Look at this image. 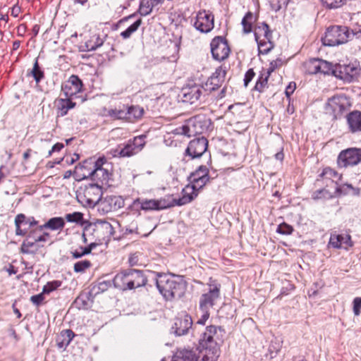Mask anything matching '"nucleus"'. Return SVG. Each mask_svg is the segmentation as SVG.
Masks as SVG:
<instances>
[{"label":"nucleus","mask_w":361,"mask_h":361,"mask_svg":"<svg viewBox=\"0 0 361 361\" xmlns=\"http://www.w3.org/2000/svg\"><path fill=\"white\" fill-rule=\"evenodd\" d=\"M85 171L80 175L81 179L90 178L94 181V183L100 186L110 185L109 180L112 176L111 166L107 159L103 157L93 161L92 159H86L75 166L76 173L79 171Z\"/></svg>","instance_id":"1"},{"label":"nucleus","mask_w":361,"mask_h":361,"mask_svg":"<svg viewBox=\"0 0 361 361\" xmlns=\"http://www.w3.org/2000/svg\"><path fill=\"white\" fill-rule=\"evenodd\" d=\"M155 274L156 287L166 300L179 299L184 295L186 283L183 276L161 272H156Z\"/></svg>","instance_id":"2"},{"label":"nucleus","mask_w":361,"mask_h":361,"mask_svg":"<svg viewBox=\"0 0 361 361\" xmlns=\"http://www.w3.org/2000/svg\"><path fill=\"white\" fill-rule=\"evenodd\" d=\"M147 278L142 270L128 269L118 273L112 283L116 288L121 290H133L145 286Z\"/></svg>","instance_id":"3"},{"label":"nucleus","mask_w":361,"mask_h":361,"mask_svg":"<svg viewBox=\"0 0 361 361\" xmlns=\"http://www.w3.org/2000/svg\"><path fill=\"white\" fill-rule=\"evenodd\" d=\"M208 291L203 293L199 300V310L201 312V316L197 322V324L205 325L206 322L210 316L209 310L215 305L217 300L220 298L221 284L216 279L212 277L209 279L207 283Z\"/></svg>","instance_id":"4"},{"label":"nucleus","mask_w":361,"mask_h":361,"mask_svg":"<svg viewBox=\"0 0 361 361\" xmlns=\"http://www.w3.org/2000/svg\"><path fill=\"white\" fill-rule=\"evenodd\" d=\"M225 331L221 326L210 325L206 327L199 340V348L204 350L219 352L224 342Z\"/></svg>","instance_id":"5"},{"label":"nucleus","mask_w":361,"mask_h":361,"mask_svg":"<svg viewBox=\"0 0 361 361\" xmlns=\"http://www.w3.org/2000/svg\"><path fill=\"white\" fill-rule=\"evenodd\" d=\"M211 125V120L204 115H196L188 119L184 125L175 130L176 134L190 137L204 133L208 130Z\"/></svg>","instance_id":"6"},{"label":"nucleus","mask_w":361,"mask_h":361,"mask_svg":"<svg viewBox=\"0 0 361 361\" xmlns=\"http://www.w3.org/2000/svg\"><path fill=\"white\" fill-rule=\"evenodd\" d=\"M350 39L348 27L333 25L326 29L322 43L324 46L334 47L346 43Z\"/></svg>","instance_id":"7"},{"label":"nucleus","mask_w":361,"mask_h":361,"mask_svg":"<svg viewBox=\"0 0 361 361\" xmlns=\"http://www.w3.org/2000/svg\"><path fill=\"white\" fill-rule=\"evenodd\" d=\"M336 78L345 82H352L357 79L360 74V68L356 62L348 64L336 63L334 70Z\"/></svg>","instance_id":"8"},{"label":"nucleus","mask_w":361,"mask_h":361,"mask_svg":"<svg viewBox=\"0 0 361 361\" xmlns=\"http://www.w3.org/2000/svg\"><path fill=\"white\" fill-rule=\"evenodd\" d=\"M206 92L204 87L197 84L193 80H189L181 89L180 94L182 101L185 103L192 104L199 101L203 93Z\"/></svg>","instance_id":"9"},{"label":"nucleus","mask_w":361,"mask_h":361,"mask_svg":"<svg viewBox=\"0 0 361 361\" xmlns=\"http://www.w3.org/2000/svg\"><path fill=\"white\" fill-rule=\"evenodd\" d=\"M192 25L200 32L209 33L214 27V16L210 11L200 10L196 13Z\"/></svg>","instance_id":"10"},{"label":"nucleus","mask_w":361,"mask_h":361,"mask_svg":"<svg viewBox=\"0 0 361 361\" xmlns=\"http://www.w3.org/2000/svg\"><path fill=\"white\" fill-rule=\"evenodd\" d=\"M328 106L332 111L334 119H339L350 107L348 98L345 94H337L329 99Z\"/></svg>","instance_id":"11"},{"label":"nucleus","mask_w":361,"mask_h":361,"mask_svg":"<svg viewBox=\"0 0 361 361\" xmlns=\"http://www.w3.org/2000/svg\"><path fill=\"white\" fill-rule=\"evenodd\" d=\"M361 162V148L352 147L341 151L337 159L338 166L346 168L355 166Z\"/></svg>","instance_id":"12"},{"label":"nucleus","mask_w":361,"mask_h":361,"mask_svg":"<svg viewBox=\"0 0 361 361\" xmlns=\"http://www.w3.org/2000/svg\"><path fill=\"white\" fill-rule=\"evenodd\" d=\"M210 47L212 55L215 60L221 61L228 57L231 50L224 37L216 36L213 38Z\"/></svg>","instance_id":"13"},{"label":"nucleus","mask_w":361,"mask_h":361,"mask_svg":"<svg viewBox=\"0 0 361 361\" xmlns=\"http://www.w3.org/2000/svg\"><path fill=\"white\" fill-rule=\"evenodd\" d=\"M208 140L203 136L195 137L190 140L185 150V157L191 159L199 158L207 153Z\"/></svg>","instance_id":"14"},{"label":"nucleus","mask_w":361,"mask_h":361,"mask_svg":"<svg viewBox=\"0 0 361 361\" xmlns=\"http://www.w3.org/2000/svg\"><path fill=\"white\" fill-rule=\"evenodd\" d=\"M209 169L207 166L200 165L188 178L191 184V190H200L209 182Z\"/></svg>","instance_id":"15"},{"label":"nucleus","mask_w":361,"mask_h":361,"mask_svg":"<svg viewBox=\"0 0 361 361\" xmlns=\"http://www.w3.org/2000/svg\"><path fill=\"white\" fill-rule=\"evenodd\" d=\"M192 326V317L186 312H182L174 319L171 332L176 336H184L188 334Z\"/></svg>","instance_id":"16"},{"label":"nucleus","mask_w":361,"mask_h":361,"mask_svg":"<svg viewBox=\"0 0 361 361\" xmlns=\"http://www.w3.org/2000/svg\"><path fill=\"white\" fill-rule=\"evenodd\" d=\"M16 235L25 236L27 231L37 226L39 221L34 216H27L24 214H18L15 218Z\"/></svg>","instance_id":"17"},{"label":"nucleus","mask_w":361,"mask_h":361,"mask_svg":"<svg viewBox=\"0 0 361 361\" xmlns=\"http://www.w3.org/2000/svg\"><path fill=\"white\" fill-rule=\"evenodd\" d=\"M125 205L124 200L121 196L107 195L99 203V210L104 214L116 212L123 207Z\"/></svg>","instance_id":"18"},{"label":"nucleus","mask_w":361,"mask_h":361,"mask_svg":"<svg viewBox=\"0 0 361 361\" xmlns=\"http://www.w3.org/2000/svg\"><path fill=\"white\" fill-rule=\"evenodd\" d=\"M102 186L95 183L85 185L83 196L84 200L89 207H94L101 201L102 195Z\"/></svg>","instance_id":"19"},{"label":"nucleus","mask_w":361,"mask_h":361,"mask_svg":"<svg viewBox=\"0 0 361 361\" xmlns=\"http://www.w3.org/2000/svg\"><path fill=\"white\" fill-rule=\"evenodd\" d=\"M83 84L81 79L76 75H72L68 80L62 85L61 90L66 97L71 98L82 92Z\"/></svg>","instance_id":"20"},{"label":"nucleus","mask_w":361,"mask_h":361,"mask_svg":"<svg viewBox=\"0 0 361 361\" xmlns=\"http://www.w3.org/2000/svg\"><path fill=\"white\" fill-rule=\"evenodd\" d=\"M349 131L352 133L361 132V111L354 110L348 113L346 116Z\"/></svg>","instance_id":"21"},{"label":"nucleus","mask_w":361,"mask_h":361,"mask_svg":"<svg viewBox=\"0 0 361 361\" xmlns=\"http://www.w3.org/2000/svg\"><path fill=\"white\" fill-rule=\"evenodd\" d=\"M106 37V35L102 37L97 33L92 34L90 38L85 41L84 45L81 46V51H92L97 50L104 44Z\"/></svg>","instance_id":"22"},{"label":"nucleus","mask_w":361,"mask_h":361,"mask_svg":"<svg viewBox=\"0 0 361 361\" xmlns=\"http://www.w3.org/2000/svg\"><path fill=\"white\" fill-rule=\"evenodd\" d=\"M94 296L90 290L81 293L75 300L74 305L79 310H87L92 307Z\"/></svg>","instance_id":"23"},{"label":"nucleus","mask_w":361,"mask_h":361,"mask_svg":"<svg viewBox=\"0 0 361 361\" xmlns=\"http://www.w3.org/2000/svg\"><path fill=\"white\" fill-rule=\"evenodd\" d=\"M95 228H96L94 229V231L96 232L103 233L102 239L104 240V241L109 240L114 233V227L109 222L106 221H98L95 224Z\"/></svg>","instance_id":"24"},{"label":"nucleus","mask_w":361,"mask_h":361,"mask_svg":"<svg viewBox=\"0 0 361 361\" xmlns=\"http://www.w3.org/2000/svg\"><path fill=\"white\" fill-rule=\"evenodd\" d=\"M329 244L334 248H341L342 245L344 244L347 247H353V243L351 240V236L349 234L345 235L340 234L331 235L329 239Z\"/></svg>","instance_id":"25"},{"label":"nucleus","mask_w":361,"mask_h":361,"mask_svg":"<svg viewBox=\"0 0 361 361\" xmlns=\"http://www.w3.org/2000/svg\"><path fill=\"white\" fill-rule=\"evenodd\" d=\"M76 105L75 102L71 100V98H60L58 101L56 114L57 117H63L68 114L70 109H73Z\"/></svg>","instance_id":"26"},{"label":"nucleus","mask_w":361,"mask_h":361,"mask_svg":"<svg viewBox=\"0 0 361 361\" xmlns=\"http://www.w3.org/2000/svg\"><path fill=\"white\" fill-rule=\"evenodd\" d=\"M199 190H191V185H187L182 190V197L178 199H176L177 206H182L190 203L198 195Z\"/></svg>","instance_id":"27"},{"label":"nucleus","mask_w":361,"mask_h":361,"mask_svg":"<svg viewBox=\"0 0 361 361\" xmlns=\"http://www.w3.org/2000/svg\"><path fill=\"white\" fill-rule=\"evenodd\" d=\"M342 176L337 171L330 167H326L323 169L322 172L319 175L317 181H320L321 179L331 180V183H335L336 188L339 186L337 181L341 179Z\"/></svg>","instance_id":"28"},{"label":"nucleus","mask_w":361,"mask_h":361,"mask_svg":"<svg viewBox=\"0 0 361 361\" xmlns=\"http://www.w3.org/2000/svg\"><path fill=\"white\" fill-rule=\"evenodd\" d=\"M254 35L255 40L261 39L262 37L267 40L272 39V32L269 26L265 22L258 23L255 28Z\"/></svg>","instance_id":"29"},{"label":"nucleus","mask_w":361,"mask_h":361,"mask_svg":"<svg viewBox=\"0 0 361 361\" xmlns=\"http://www.w3.org/2000/svg\"><path fill=\"white\" fill-rule=\"evenodd\" d=\"M133 205L139 207L141 210L145 212L157 211L155 199H146L138 197L133 200Z\"/></svg>","instance_id":"30"},{"label":"nucleus","mask_w":361,"mask_h":361,"mask_svg":"<svg viewBox=\"0 0 361 361\" xmlns=\"http://www.w3.org/2000/svg\"><path fill=\"white\" fill-rule=\"evenodd\" d=\"M75 336L74 332L71 329L62 330L56 338L58 348L66 349Z\"/></svg>","instance_id":"31"},{"label":"nucleus","mask_w":361,"mask_h":361,"mask_svg":"<svg viewBox=\"0 0 361 361\" xmlns=\"http://www.w3.org/2000/svg\"><path fill=\"white\" fill-rule=\"evenodd\" d=\"M42 245L25 238L20 247V253L25 255H35Z\"/></svg>","instance_id":"32"},{"label":"nucleus","mask_w":361,"mask_h":361,"mask_svg":"<svg viewBox=\"0 0 361 361\" xmlns=\"http://www.w3.org/2000/svg\"><path fill=\"white\" fill-rule=\"evenodd\" d=\"M27 76L32 77L37 85H38L44 78V71L38 63V58L35 59L32 68L30 71H27Z\"/></svg>","instance_id":"33"},{"label":"nucleus","mask_w":361,"mask_h":361,"mask_svg":"<svg viewBox=\"0 0 361 361\" xmlns=\"http://www.w3.org/2000/svg\"><path fill=\"white\" fill-rule=\"evenodd\" d=\"M350 22L349 27L350 37L355 36L356 38H361V13L353 14Z\"/></svg>","instance_id":"34"},{"label":"nucleus","mask_w":361,"mask_h":361,"mask_svg":"<svg viewBox=\"0 0 361 361\" xmlns=\"http://www.w3.org/2000/svg\"><path fill=\"white\" fill-rule=\"evenodd\" d=\"M171 361H195V352L188 349L178 350Z\"/></svg>","instance_id":"35"},{"label":"nucleus","mask_w":361,"mask_h":361,"mask_svg":"<svg viewBox=\"0 0 361 361\" xmlns=\"http://www.w3.org/2000/svg\"><path fill=\"white\" fill-rule=\"evenodd\" d=\"M137 152H135V148L130 143L128 140L126 145L123 147L118 146L116 149L114 150V157L119 156L121 157H129L134 154H136Z\"/></svg>","instance_id":"36"},{"label":"nucleus","mask_w":361,"mask_h":361,"mask_svg":"<svg viewBox=\"0 0 361 361\" xmlns=\"http://www.w3.org/2000/svg\"><path fill=\"white\" fill-rule=\"evenodd\" d=\"M283 343V341L281 336H273L268 348L270 358L272 359L278 355L282 348Z\"/></svg>","instance_id":"37"},{"label":"nucleus","mask_w":361,"mask_h":361,"mask_svg":"<svg viewBox=\"0 0 361 361\" xmlns=\"http://www.w3.org/2000/svg\"><path fill=\"white\" fill-rule=\"evenodd\" d=\"M269 77L270 75H268L266 73L261 72L258 75L253 90L257 91L259 93L264 92L270 86V83L268 82Z\"/></svg>","instance_id":"38"},{"label":"nucleus","mask_w":361,"mask_h":361,"mask_svg":"<svg viewBox=\"0 0 361 361\" xmlns=\"http://www.w3.org/2000/svg\"><path fill=\"white\" fill-rule=\"evenodd\" d=\"M127 121L134 122L135 120L140 119L144 114V109L139 106L132 105L127 106Z\"/></svg>","instance_id":"39"},{"label":"nucleus","mask_w":361,"mask_h":361,"mask_svg":"<svg viewBox=\"0 0 361 361\" xmlns=\"http://www.w3.org/2000/svg\"><path fill=\"white\" fill-rule=\"evenodd\" d=\"M65 226L64 219L62 217H53L49 219L44 224L40 225V228H49L52 231L62 229Z\"/></svg>","instance_id":"40"},{"label":"nucleus","mask_w":361,"mask_h":361,"mask_svg":"<svg viewBox=\"0 0 361 361\" xmlns=\"http://www.w3.org/2000/svg\"><path fill=\"white\" fill-rule=\"evenodd\" d=\"M255 20L256 18L252 12L248 11L245 13L241 21L244 33L248 34L252 31V24Z\"/></svg>","instance_id":"41"},{"label":"nucleus","mask_w":361,"mask_h":361,"mask_svg":"<svg viewBox=\"0 0 361 361\" xmlns=\"http://www.w3.org/2000/svg\"><path fill=\"white\" fill-rule=\"evenodd\" d=\"M200 354L201 355L198 357L195 355V361H216L220 353L200 349Z\"/></svg>","instance_id":"42"},{"label":"nucleus","mask_w":361,"mask_h":361,"mask_svg":"<svg viewBox=\"0 0 361 361\" xmlns=\"http://www.w3.org/2000/svg\"><path fill=\"white\" fill-rule=\"evenodd\" d=\"M350 190H352L354 195H359L360 190L358 188H354L351 184H344L342 186H337L335 190V195H347Z\"/></svg>","instance_id":"43"},{"label":"nucleus","mask_w":361,"mask_h":361,"mask_svg":"<svg viewBox=\"0 0 361 361\" xmlns=\"http://www.w3.org/2000/svg\"><path fill=\"white\" fill-rule=\"evenodd\" d=\"M258 45L259 52L262 54H268L273 48L274 44L271 39L267 40L265 38L255 40Z\"/></svg>","instance_id":"44"},{"label":"nucleus","mask_w":361,"mask_h":361,"mask_svg":"<svg viewBox=\"0 0 361 361\" xmlns=\"http://www.w3.org/2000/svg\"><path fill=\"white\" fill-rule=\"evenodd\" d=\"M111 281H99L92 286L90 291L94 295H96L107 290L111 287Z\"/></svg>","instance_id":"45"},{"label":"nucleus","mask_w":361,"mask_h":361,"mask_svg":"<svg viewBox=\"0 0 361 361\" xmlns=\"http://www.w3.org/2000/svg\"><path fill=\"white\" fill-rule=\"evenodd\" d=\"M153 8L151 0H140L137 12L142 16H147L152 12Z\"/></svg>","instance_id":"46"},{"label":"nucleus","mask_w":361,"mask_h":361,"mask_svg":"<svg viewBox=\"0 0 361 361\" xmlns=\"http://www.w3.org/2000/svg\"><path fill=\"white\" fill-rule=\"evenodd\" d=\"M175 202H176V199H171L169 197H161L160 199L156 200L157 211L174 207L176 205Z\"/></svg>","instance_id":"47"},{"label":"nucleus","mask_w":361,"mask_h":361,"mask_svg":"<svg viewBox=\"0 0 361 361\" xmlns=\"http://www.w3.org/2000/svg\"><path fill=\"white\" fill-rule=\"evenodd\" d=\"M320 68V59H311L306 63L307 72L310 75L319 73Z\"/></svg>","instance_id":"48"},{"label":"nucleus","mask_w":361,"mask_h":361,"mask_svg":"<svg viewBox=\"0 0 361 361\" xmlns=\"http://www.w3.org/2000/svg\"><path fill=\"white\" fill-rule=\"evenodd\" d=\"M320 67L319 73L336 76V73H334L336 64L320 59Z\"/></svg>","instance_id":"49"},{"label":"nucleus","mask_w":361,"mask_h":361,"mask_svg":"<svg viewBox=\"0 0 361 361\" xmlns=\"http://www.w3.org/2000/svg\"><path fill=\"white\" fill-rule=\"evenodd\" d=\"M42 231L43 228H40V225H37V226L27 231V233L25 235V238L39 244V243H42V238L39 236V233H41Z\"/></svg>","instance_id":"50"},{"label":"nucleus","mask_w":361,"mask_h":361,"mask_svg":"<svg viewBox=\"0 0 361 361\" xmlns=\"http://www.w3.org/2000/svg\"><path fill=\"white\" fill-rule=\"evenodd\" d=\"M142 23V20L141 18L137 19L135 22H134L132 25H130L128 28H126L124 31L121 32V36L123 39H128L130 36L135 32L139 27Z\"/></svg>","instance_id":"51"},{"label":"nucleus","mask_w":361,"mask_h":361,"mask_svg":"<svg viewBox=\"0 0 361 361\" xmlns=\"http://www.w3.org/2000/svg\"><path fill=\"white\" fill-rule=\"evenodd\" d=\"M334 197H335V195H332L326 188H322L319 190H317L314 192H313L312 194V198L314 200H329Z\"/></svg>","instance_id":"52"},{"label":"nucleus","mask_w":361,"mask_h":361,"mask_svg":"<svg viewBox=\"0 0 361 361\" xmlns=\"http://www.w3.org/2000/svg\"><path fill=\"white\" fill-rule=\"evenodd\" d=\"M127 106H123L122 109H109L108 115L114 119H122L127 121Z\"/></svg>","instance_id":"53"},{"label":"nucleus","mask_w":361,"mask_h":361,"mask_svg":"<svg viewBox=\"0 0 361 361\" xmlns=\"http://www.w3.org/2000/svg\"><path fill=\"white\" fill-rule=\"evenodd\" d=\"M323 6L327 9H336L343 6L347 0H320Z\"/></svg>","instance_id":"54"},{"label":"nucleus","mask_w":361,"mask_h":361,"mask_svg":"<svg viewBox=\"0 0 361 361\" xmlns=\"http://www.w3.org/2000/svg\"><path fill=\"white\" fill-rule=\"evenodd\" d=\"M146 135H142L135 137L133 139H130V143L132 144L137 153L142 150L145 145Z\"/></svg>","instance_id":"55"},{"label":"nucleus","mask_w":361,"mask_h":361,"mask_svg":"<svg viewBox=\"0 0 361 361\" xmlns=\"http://www.w3.org/2000/svg\"><path fill=\"white\" fill-rule=\"evenodd\" d=\"M227 68L225 66H220L216 68L214 73H212L211 80H218L220 81H224L226 75Z\"/></svg>","instance_id":"56"},{"label":"nucleus","mask_w":361,"mask_h":361,"mask_svg":"<svg viewBox=\"0 0 361 361\" xmlns=\"http://www.w3.org/2000/svg\"><path fill=\"white\" fill-rule=\"evenodd\" d=\"M62 285V281L54 280L51 281H49L46 285L44 286L42 288L43 293L49 294L54 290H56Z\"/></svg>","instance_id":"57"},{"label":"nucleus","mask_w":361,"mask_h":361,"mask_svg":"<svg viewBox=\"0 0 361 361\" xmlns=\"http://www.w3.org/2000/svg\"><path fill=\"white\" fill-rule=\"evenodd\" d=\"M91 266L92 263L87 259L78 261L75 263L73 269L76 273H83L86 269L91 267Z\"/></svg>","instance_id":"58"},{"label":"nucleus","mask_w":361,"mask_h":361,"mask_svg":"<svg viewBox=\"0 0 361 361\" xmlns=\"http://www.w3.org/2000/svg\"><path fill=\"white\" fill-rule=\"evenodd\" d=\"M66 219L70 223L82 224L83 220V214L79 212H75L66 215Z\"/></svg>","instance_id":"59"},{"label":"nucleus","mask_w":361,"mask_h":361,"mask_svg":"<svg viewBox=\"0 0 361 361\" xmlns=\"http://www.w3.org/2000/svg\"><path fill=\"white\" fill-rule=\"evenodd\" d=\"M293 231V226L285 222L280 224L276 229V232L281 235H290Z\"/></svg>","instance_id":"60"},{"label":"nucleus","mask_w":361,"mask_h":361,"mask_svg":"<svg viewBox=\"0 0 361 361\" xmlns=\"http://www.w3.org/2000/svg\"><path fill=\"white\" fill-rule=\"evenodd\" d=\"M271 8L277 12L282 8L283 6H286L289 3L288 0H269Z\"/></svg>","instance_id":"61"},{"label":"nucleus","mask_w":361,"mask_h":361,"mask_svg":"<svg viewBox=\"0 0 361 361\" xmlns=\"http://www.w3.org/2000/svg\"><path fill=\"white\" fill-rule=\"evenodd\" d=\"M224 82V81H220V80H211V77H209L208 78L207 81L206 82L205 85L209 88V90L210 92H212V91H215L217 89H219L222 85Z\"/></svg>","instance_id":"62"},{"label":"nucleus","mask_w":361,"mask_h":361,"mask_svg":"<svg viewBox=\"0 0 361 361\" xmlns=\"http://www.w3.org/2000/svg\"><path fill=\"white\" fill-rule=\"evenodd\" d=\"M282 60L281 59H276V60H273L269 63V68L264 73H266L268 75H271V74L279 67L282 65Z\"/></svg>","instance_id":"63"},{"label":"nucleus","mask_w":361,"mask_h":361,"mask_svg":"<svg viewBox=\"0 0 361 361\" xmlns=\"http://www.w3.org/2000/svg\"><path fill=\"white\" fill-rule=\"evenodd\" d=\"M353 313L355 316H359L361 313V298L356 297L353 301Z\"/></svg>","instance_id":"64"}]
</instances>
